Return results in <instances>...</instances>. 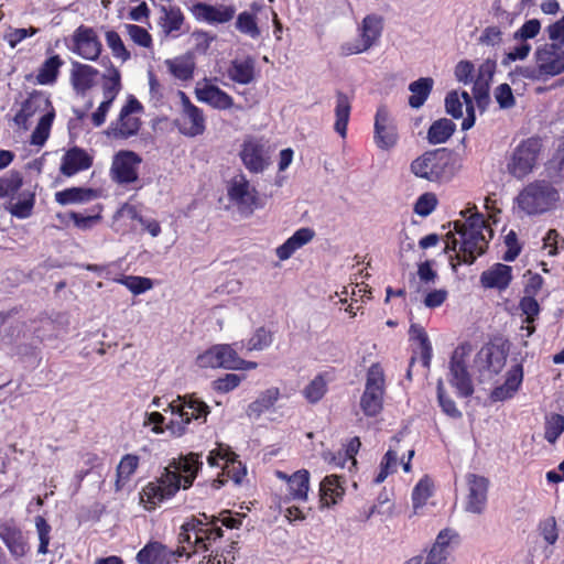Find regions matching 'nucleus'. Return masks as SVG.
Returning <instances> with one entry per match:
<instances>
[{"label":"nucleus","instance_id":"obj_1","mask_svg":"<svg viewBox=\"0 0 564 564\" xmlns=\"http://www.w3.org/2000/svg\"><path fill=\"white\" fill-rule=\"evenodd\" d=\"M197 454L174 459L166 466L156 479L149 482L140 494V502L148 510L155 509L163 500L173 497L181 488L192 486L202 466Z\"/></svg>","mask_w":564,"mask_h":564},{"label":"nucleus","instance_id":"obj_2","mask_svg":"<svg viewBox=\"0 0 564 564\" xmlns=\"http://www.w3.org/2000/svg\"><path fill=\"white\" fill-rule=\"evenodd\" d=\"M460 215L466 218V223L456 220L454 223L455 231L462 238V246L459 252L456 254L458 263L464 262L471 264L477 256L485 252L488 243V238L485 232L491 237V229L487 226L482 214L477 212L475 205L468 206L460 212Z\"/></svg>","mask_w":564,"mask_h":564},{"label":"nucleus","instance_id":"obj_3","mask_svg":"<svg viewBox=\"0 0 564 564\" xmlns=\"http://www.w3.org/2000/svg\"><path fill=\"white\" fill-rule=\"evenodd\" d=\"M558 200V191L546 181L529 183L517 196L519 208L527 215L546 213L553 209Z\"/></svg>","mask_w":564,"mask_h":564},{"label":"nucleus","instance_id":"obj_4","mask_svg":"<svg viewBox=\"0 0 564 564\" xmlns=\"http://www.w3.org/2000/svg\"><path fill=\"white\" fill-rule=\"evenodd\" d=\"M169 409L174 417L166 425V430L173 436H182L193 419H206L209 413V406L193 395L178 397L169 403Z\"/></svg>","mask_w":564,"mask_h":564},{"label":"nucleus","instance_id":"obj_5","mask_svg":"<svg viewBox=\"0 0 564 564\" xmlns=\"http://www.w3.org/2000/svg\"><path fill=\"white\" fill-rule=\"evenodd\" d=\"M471 354V344L463 343L454 350L449 361L448 381L457 390V393L464 398L474 393L471 377L467 369Z\"/></svg>","mask_w":564,"mask_h":564},{"label":"nucleus","instance_id":"obj_6","mask_svg":"<svg viewBox=\"0 0 564 564\" xmlns=\"http://www.w3.org/2000/svg\"><path fill=\"white\" fill-rule=\"evenodd\" d=\"M386 378L382 367L373 364L367 372L365 391L360 398V408L365 415L376 416L383 408Z\"/></svg>","mask_w":564,"mask_h":564},{"label":"nucleus","instance_id":"obj_7","mask_svg":"<svg viewBox=\"0 0 564 564\" xmlns=\"http://www.w3.org/2000/svg\"><path fill=\"white\" fill-rule=\"evenodd\" d=\"M449 156L445 149L426 151L411 162V172L429 182H440L446 178Z\"/></svg>","mask_w":564,"mask_h":564},{"label":"nucleus","instance_id":"obj_8","mask_svg":"<svg viewBox=\"0 0 564 564\" xmlns=\"http://www.w3.org/2000/svg\"><path fill=\"white\" fill-rule=\"evenodd\" d=\"M229 200L243 215H251L258 206V192L246 175H235L227 185Z\"/></svg>","mask_w":564,"mask_h":564},{"label":"nucleus","instance_id":"obj_9","mask_svg":"<svg viewBox=\"0 0 564 564\" xmlns=\"http://www.w3.org/2000/svg\"><path fill=\"white\" fill-rule=\"evenodd\" d=\"M142 109L141 104L133 97L122 107L119 119L111 124L108 134L113 138L127 139L138 133L141 121L134 116Z\"/></svg>","mask_w":564,"mask_h":564},{"label":"nucleus","instance_id":"obj_10","mask_svg":"<svg viewBox=\"0 0 564 564\" xmlns=\"http://www.w3.org/2000/svg\"><path fill=\"white\" fill-rule=\"evenodd\" d=\"M539 149L538 140L529 139L522 142L513 152L508 163V171L517 178L527 176L536 162Z\"/></svg>","mask_w":564,"mask_h":564},{"label":"nucleus","instance_id":"obj_11","mask_svg":"<svg viewBox=\"0 0 564 564\" xmlns=\"http://www.w3.org/2000/svg\"><path fill=\"white\" fill-rule=\"evenodd\" d=\"M182 111L177 119V127L186 137L200 135L205 131V117L203 110L191 102L189 98L180 91Z\"/></svg>","mask_w":564,"mask_h":564},{"label":"nucleus","instance_id":"obj_12","mask_svg":"<svg viewBox=\"0 0 564 564\" xmlns=\"http://www.w3.org/2000/svg\"><path fill=\"white\" fill-rule=\"evenodd\" d=\"M243 360L240 359L236 351L229 345H216L205 352L200 354L196 364L200 368H241Z\"/></svg>","mask_w":564,"mask_h":564},{"label":"nucleus","instance_id":"obj_13","mask_svg":"<svg viewBox=\"0 0 564 564\" xmlns=\"http://www.w3.org/2000/svg\"><path fill=\"white\" fill-rule=\"evenodd\" d=\"M507 360L506 352L497 346H484L475 357V367L479 371L480 381L489 380L494 375L499 373Z\"/></svg>","mask_w":564,"mask_h":564},{"label":"nucleus","instance_id":"obj_14","mask_svg":"<svg viewBox=\"0 0 564 564\" xmlns=\"http://www.w3.org/2000/svg\"><path fill=\"white\" fill-rule=\"evenodd\" d=\"M382 31V19L378 15H367L361 25L360 39L347 42L341 46L346 55L358 54L369 50L378 40Z\"/></svg>","mask_w":564,"mask_h":564},{"label":"nucleus","instance_id":"obj_15","mask_svg":"<svg viewBox=\"0 0 564 564\" xmlns=\"http://www.w3.org/2000/svg\"><path fill=\"white\" fill-rule=\"evenodd\" d=\"M536 69L542 75L555 76L564 72V51L555 43H545L534 53Z\"/></svg>","mask_w":564,"mask_h":564},{"label":"nucleus","instance_id":"obj_16","mask_svg":"<svg viewBox=\"0 0 564 564\" xmlns=\"http://www.w3.org/2000/svg\"><path fill=\"white\" fill-rule=\"evenodd\" d=\"M399 140L398 128L388 109L379 107L375 117V143L381 150L394 148Z\"/></svg>","mask_w":564,"mask_h":564},{"label":"nucleus","instance_id":"obj_17","mask_svg":"<svg viewBox=\"0 0 564 564\" xmlns=\"http://www.w3.org/2000/svg\"><path fill=\"white\" fill-rule=\"evenodd\" d=\"M141 158L132 151L118 152L112 161L111 174L113 180L120 184H128L138 181V171Z\"/></svg>","mask_w":564,"mask_h":564},{"label":"nucleus","instance_id":"obj_18","mask_svg":"<svg viewBox=\"0 0 564 564\" xmlns=\"http://www.w3.org/2000/svg\"><path fill=\"white\" fill-rule=\"evenodd\" d=\"M467 496L465 502V510L469 513L481 514L487 505L488 495V479L475 474H469L466 477Z\"/></svg>","mask_w":564,"mask_h":564},{"label":"nucleus","instance_id":"obj_19","mask_svg":"<svg viewBox=\"0 0 564 564\" xmlns=\"http://www.w3.org/2000/svg\"><path fill=\"white\" fill-rule=\"evenodd\" d=\"M73 51L88 61H96L101 53V42L94 29L80 25L73 34Z\"/></svg>","mask_w":564,"mask_h":564},{"label":"nucleus","instance_id":"obj_20","mask_svg":"<svg viewBox=\"0 0 564 564\" xmlns=\"http://www.w3.org/2000/svg\"><path fill=\"white\" fill-rule=\"evenodd\" d=\"M195 96L199 101L218 110L230 109L234 106L232 97L208 78H204L196 84Z\"/></svg>","mask_w":564,"mask_h":564},{"label":"nucleus","instance_id":"obj_21","mask_svg":"<svg viewBox=\"0 0 564 564\" xmlns=\"http://www.w3.org/2000/svg\"><path fill=\"white\" fill-rule=\"evenodd\" d=\"M445 106L446 111L456 119L463 117L465 109L467 117L462 122L463 130H468L474 126L475 111L468 93L463 91L460 95L457 91L449 93L445 99Z\"/></svg>","mask_w":564,"mask_h":564},{"label":"nucleus","instance_id":"obj_22","mask_svg":"<svg viewBox=\"0 0 564 564\" xmlns=\"http://www.w3.org/2000/svg\"><path fill=\"white\" fill-rule=\"evenodd\" d=\"M240 156L245 166L253 173L262 172L269 164L268 150L256 140H249L243 143Z\"/></svg>","mask_w":564,"mask_h":564},{"label":"nucleus","instance_id":"obj_23","mask_svg":"<svg viewBox=\"0 0 564 564\" xmlns=\"http://www.w3.org/2000/svg\"><path fill=\"white\" fill-rule=\"evenodd\" d=\"M159 26L165 36L177 37L183 33L185 17L176 6H160Z\"/></svg>","mask_w":564,"mask_h":564},{"label":"nucleus","instance_id":"obj_24","mask_svg":"<svg viewBox=\"0 0 564 564\" xmlns=\"http://www.w3.org/2000/svg\"><path fill=\"white\" fill-rule=\"evenodd\" d=\"M50 100L41 93H34L22 104L21 109L14 116L15 124L23 130H28V120L39 112L50 111Z\"/></svg>","mask_w":564,"mask_h":564},{"label":"nucleus","instance_id":"obj_25","mask_svg":"<svg viewBox=\"0 0 564 564\" xmlns=\"http://www.w3.org/2000/svg\"><path fill=\"white\" fill-rule=\"evenodd\" d=\"M191 12L197 20L208 23H225L235 15V9L231 7H214L202 2L193 4Z\"/></svg>","mask_w":564,"mask_h":564},{"label":"nucleus","instance_id":"obj_26","mask_svg":"<svg viewBox=\"0 0 564 564\" xmlns=\"http://www.w3.org/2000/svg\"><path fill=\"white\" fill-rule=\"evenodd\" d=\"M0 539L15 558L23 557L29 547L22 531L11 523L0 524Z\"/></svg>","mask_w":564,"mask_h":564},{"label":"nucleus","instance_id":"obj_27","mask_svg":"<svg viewBox=\"0 0 564 564\" xmlns=\"http://www.w3.org/2000/svg\"><path fill=\"white\" fill-rule=\"evenodd\" d=\"M496 69V63L486 59L478 69L477 79L474 83L473 94L479 107H484L489 99V84Z\"/></svg>","mask_w":564,"mask_h":564},{"label":"nucleus","instance_id":"obj_28","mask_svg":"<svg viewBox=\"0 0 564 564\" xmlns=\"http://www.w3.org/2000/svg\"><path fill=\"white\" fill-rule=\"evenodd\" d=\"M93 158L80 148L69 149L63 156L61 173L65 176H73L76 173L91 166Z\"/></svg>","mask_w":564,"mask_h":564},{"label":"nucleus","instance_id":"obj_29","mask_svg":"<svg viewBox=\"0 0 564 564\" xmlns=\"http://www.w3.org/2000/svg\"><path fill=\"white\" fill-rule=\"evenodd\" d=\"M456 538L457 534L453 530H442L427 553L425 564H441L445 561L451 554V544Z\"/></svg>","mask_w":564,"mask_h":564},{"label":"nucleus","instance_id":"obj_30","mask_svg":"<svg viewBox=\"0 0 564 564\" xmlns=\"http://www.w3.org/2000/svg\"><path fill=\"white\" fill-rule=\"evenodd\" d=\"M98 70L90 65L74 62L72 64L70 80L77 93L85 94L96 80Z\"/></svg>","mask_w":564,"mask_h":564},{"label":"nucleus","instance_id":"obj_31","mask_svg":"<svg viewBox=\"0 0 564 564\" xmlns=\"http://www.w3.org/2000/svg\"><path fill=\"white\" fill-rule=\"evenodd\" d=\"M523 379V371L521 365L513 366L507 373L505 383L497 387L491 392L494 401H503L511 398L519 389Z\"/></svg>","mask_w":564,"mask_h":564},{"label":"nucleus","instance_id":"obj_32","mask_svg":"<svg viewBox=\"0 0 564 564\" xmlns=\"http://www.w3.org/2000/svg\"><path fill=\"white\" fill-rule=\"evenodd\" d=\"M351 100L350 98L341 93L336 94V106H335V123L334 130L345 139L347 135V126L350 118Z\"/></svg>","mask_w":564,"mask_h":564},{"label":"nucleus","instance_id":"obj_33","mask_svg":"<svg viewBox=\"0 0 564 564\" xmlns=\"http://www.w3.org/2000/svg\"><path fill=\"white\" fill-rule=\"evenodd\" d=\"M228 77L241 85L250 84L254 79V61L250 57L234 59L228 68Z\"/></svg>","mask_w":564,"mask_h":564},{"label":"nucleus","instance_id":"obj_34","mask_svg":"<svg viewBox=\"0 0 564 564\" xmlns=\"http://www.w3.org/2000/svg\"><path fill=\"white\" fill-rule=\"evenodd\" d=\"M481 283L486 288L505 289L511 280V268L506 264L498 263L490 270L482 272Z\"/></svg>","mask_w":564,"mask_h":564},{"label":"nucleus","instance_id":"obj_35","mask_svg":"<svg viewBox=\"0 0 564 564\" xmlns=\"http://www.w3.org/2000/svg\"><path fill=\"white\" fill-rule=\"evenodd\" d=\"M280 399V390L270 388L263 391L256 401L250 403L247 409V415L251 419H259L262 413L271 409Z\"/></svg>","mask_w":564,"mask_h":564},{"label":"nucleus","instance_id":"obj_36","mask_svg":"<svg viewBox=\"0 0 564 564\" xmlns=\"http://www.w3.org/2000/svg\"><path fill=\"white\" fill-rule=\"evenodd\" d=\"M170 552L160 543H151L144 546L137 555L140 564H169Z\"/></svg>","mask_w":564,"mask_h":564},{"label":"nucleus","instance_id":"obj_37","mask_svg":"<svg viewBox=\"0 0 564 564\" xmlns=\"http://www.w3.org/2000/svg\"><path fill=\"white\" fill-rule=\"evenodd\" d=\"M165 65L171 74L181 80L192 78L195 68L194 58L189 54L182 55L173 59H166Z\"/></svg>","mask_w":564,"mask_h":564},{"label":"nucleus","instance_id":"obj_38","mask_svg":"<svg viewBox=\"0 0 564 564\" xmlns=\"http://www.w3.org/2000/svg\"><path fill=\"white\" fill-rule=\"evenodd\" d=\"M310 487V473L306 469H300L290 476L289 491L291 499L304 501L307 499Z\"/></svg>","mask_w":564,"mask_h":564},{"label":"nucleus","instance_id":"obj_39","mask_svg":"<svg viewBox=\"0 0 564 564\" xmlns=\"http://www.w3.org/2000/svg\"><path fill=\"white\" fill-rule=\"evenodd\" d=\"M433 79L430 77L420 78L409 85L411 96L409 98V105L412 108H420L427 99L433 88Z\"/></svg>","mask_w":564,"mask_h":564},{"label":"nucleus","instance_id":"obj_40","mask_svg":"<svg viewBox=\"0 0 564 564\" xmlns=\"http://www.w3.org/2000/svg\"><path fill=\"white\" fill-rule=\"evenodd\" d=\"M95 197V191L82 187H72L55 194V200L61 205L85 203L94 199Z\"/></svg>","mask_w":564,"mask_h":564},{"label":"nucleus","instance_id":"obj_41","mask_svg":"<svg viewBox=\"0 0 564 564\" xmlns=\"http://www.w3.org/2000/svg\"><path fill=\"white\" fill-rule=\"evenodd\" d=\"M102 94L104 99L113 101L119 91L121 90V75L120 72L112 65L107 68L102 77Z\"/></svg>","mask_w":564,"mask_h":564},{"label":"nucleus","instance_id":"obj_42","mask_svg":"<svg viewBox=\"0 0 564 564\" xmlns=\"http://www.w3.org/2000/svg\"><path fill=\"white\" fill-rule=\"evenodd\" d=\"M455 131V124L446 118L436 120L429 129L427 140L432 144L446 142Z\"/></svg>","mask_w":564,"mask_h":564},{"label":"nucleus","instance_id":"obj_43","mask_svg":"<svg viewBox=\"0 0 564 564\" xmlns=\"http://www.w3.org/2000/svg\"><path fill=\"white\" fill-rule=\"evenodd\" d=\"M344 494L336 476H327L321 482V501L324 506L336 503V498Z\"/></svg>","mask_w":564,"mask_h":564},{"label":"nucleus","instance_id":"obj_44","mask_svg":"<svg viewBox=\"0 0 564 564\" xmlns=\"http://www.w3.org/2000/svg\"><path fill=\"white\" fill-rule=\"evenodd\" d=\"M210 523V520H205L204 518L193 517L191 520L185 522L182 525L184 531H192L195 533L194 544L197 550L207 551V543L205 542V535L207 534V529H204L203 525Z\"/></svg>","mask_w":564,"mask_h":564},{"label":"nucleus","instance_id":"obj_45","mask_svg":"<svg viewBox=\"0 0 564 564\" xmlns=\"http://www.w3.org/2000/svg\"><path fill=\"white\" fill-rule=\"evenodd\" d=\"M327 391V380L324 375L316 376L304 388L303 394L310 403L318 402Z\"/></svg>","mask_w":564,"mask_h":564},{"label":"nucleus","instance_id":"obj_46","mask_svg":"<svg viewBox=\"0 0 564 564\" xmlns=\"http://www.w3.org/2000/svg\"><path fill=\"white\" fill-rule=\"evenodd\" d=\"M53 119H54V111L53 109H51L50 111L45 112L35 130L33 131L32 135H31V143L34 144V145H43L46 141V139L48 138V134H50V130H51V126H52V122H53Z\"/></svg>","mask_w":564,"mask_h":564},{"label":"nucleus","instance_id":"obj_47","mask_svg":"<svg viewBox=\"0 0 564 564\" xmlns=\"http://www.w3.org/2000/svg\"><path fill=\"white\" fill-rule=\"evenodd\" d=\"M410 334L420 343V355L423 367L429 368L432 358V347L424 329L417 325H412Z\"/></svg>","mask_w":564,"mask_h":564},{"label":"nucleus","instance_id":"obj_48","mask_svg":"<svg viewBox=\"0 0 564 564\" xmlns=\"http://www.w3.org/2000/svg\"><path fill=\"white\" fill-rule=\"evenodd\" d=\"M432 496V482L427 477L421 479L415 486L412 500L413 513L419 514V510L425 505L426 500Z\"/></svg>","mask_w":564,"mask_h":564},{"label":"nucleus","instance_id":"obj_49","mask_svg":"<svg viewBox=\"0 0 564 564\" xmlns=\"http://www.w3.org/2000/svg\"><path fill=\"white\" fill-rule=\"evenodd\" d=\"M23 178L19 172L12 171L0 177V197L14 195L22 186Z\"/></svg>","mask_w":564,"mask_h":564},{"label":"nucleus","instance_id":"obj_50","mask_svg":"<svg viewBox=\"0 0 564 564\" xmlns=\"http://www.w3.org/2000/svg\"><path fill=\"white\" fill-rule=\"evenodd\" d=\"M33 206L34 195L23 193L21 199L17 203H10L7 209L18 218H26L31 215Z\"/></svg>","mask_w":564,"mask_h":564},{"label":"nucleus","instance_id":"obj_51","mask_svg":"<svg viewBox=\"0 0 564 564\" xmlns=\"http://www.w3.org/2000/svg\"><path fill=\"white\" fill-rule=\"evenodd\" d=\"M62 61L58 56L50 57L41 67L37 80L40 84H51L56 79Z\"/></svg>","mask_w":564,"mask_h":564},{"label":"nucleus","instance_id":"obj_52","mask_svg":"<svg viewBox=\"0 0 564 564\" xmlns=\"http://www.w3.org/2000/svg\"><path fill=\"white\" fill-rule=\"evenodd\" d=\"M224 474L231 478L235 484L240 485L247 475V469L241 462L236 459V454L227 458L223 467Z\"/></svg>","mask_w":564,"mask_h":564},{"label":"nucleus","instance_id":"obj_53","mask_svg":"<svg viewBox=\"0 0 564 564\" xmlns=\"http://www.w3.org/2000/svg\"><path fill=\"white\" fill-rule=\"evenodd\" d=\"M437 400L438 404L442 408L443 412L454 419L460 417L462 413L457 409L455 402L446 395L444 389V382L442 379L437 381Z\"/></svg>","mask_w":564,"mask_h":564},{"label":"nucleus","instance_id":"obj_54","mask_svg":"<svg viewBox=\"0 0 564 564\" xmlns=\"http://www.w3.org/2000/svg\"><path fill=\"white\" fill-rule=\"evenodd\" d=\"M564 432V416L552 414L545 423L544 437L550 443H555L558 436Z\"/></svg>","mask_w":564,"mask_h":564},{"label":"nucleus","instance_id":"obj_55","mask_svg":"<svg viewBox=\"0 0 564 564\" xmlns=\"http://www.w3.org/2000/svg\"><path fill=\"white\" fill-rule=\"evenodd\" d=\"M236 26L240 32L251 36L252 39H256L260 35L256 20L249 12H242L238 15Z\"/></svg>","mask_w":564,"mask_h":564},{"label":"nucleus","instance_id":"obj_56","mask_svg":"<svg viewBox=\"0 0 564 564\" xmlns=\"http://www.w3.org/2000/svg\"><path fill=\"white\" fill-rule=\"evenodd\" d=\"M106 42L116 57L121 58L123 62L130 57V53L126 50L120 35L116 31L106 32Z\"/></svg>","mask_w":564,"mask_h":564},{"label":"nucleus","instance_id":"obj_57","mask_svg":"<svg viewBox=\"0 0 564 564\" xmlns=\"http://www.w3.org/2000/svg\"><path fill=\"white\" fill-rule=\"evenodd\" d=\"M541 31V22L538 19L527 21L518 31L514 32L513 39L527 42L534 39Z\"/></svg>","mask_w":564,"mask_h":564},{"label":"nucleus","instance_id":"obj_58","mask_svg":"<svg viewBox=\"0 0 564 564\" xmlns=\"http://www.w3.org/2000/svg\"><path fill=\"white\" fill-rule=\"evenodd\" d=\"M139 465V457L135 455H126L121 458L118 468L117 475L119 480H127L129 477L135 471Z\"/></svg>","mask_w":564,"mask_h":564},{"label":"nucleus","instance_id":"obj_59","mask_svg":"<svg viewBox=\"0 0 564 564\" xmlns=\"http://www.w3.org/2000/svg\"><path fill=\"white\" fill-rule=\"evenodd\" d=\"M35 527H36V531H37L39 540H40V545H39L37 552L40 554H46L47 546L50 544L51 527L46 522V520L41 516H37L35 518Z\"/></svg>","mask_w":564,"mask_h":564},{"label":"nucleus","instance_id":"obj_60","mask_svg":"<svg viewBox=\"0 0 564 564\" xmlns=\"http://www.w3.org/2000/svg\"><path fill=\"white\" fill-rule=\"evenodd\" d=\"M120 283L126 285L133 294L143 293L152 288V281L142 276H124L119 280Z\"/></svg>","mask_w":564,"mask_h":564},{"label":"nucleus","instance_id":"obj_61","mask_svg":"<svg viewBox=\"0 0 564 564\" xmlns=\"http://www.w3.org/2000/svg\"><path fill=\"white\" fill-rule=\"evenodd\" d=\"M127 32L131 40L143 47H150L152 43V37L150 33L142 26L135 24H127Z\"/></svg>","mask_w":564,"mask_h":564},{"label":"nucleus","instance_id":"obj_62","mask_svg":"<svg viewBox=\"0 0 564 564\" xmlns=\"http://www.w3.org/2000/svg\"><path fill=\"white\" fill-rule=\"evenodd\" d=\"M437 199L436 196L432 193H425L419 197L415 203L414 212L420 216L430 215L436 207Z\"/></svg>","mask_w":564,"mask_h":564},{"label":"nucleus","instance_id":"obj_63","mask_svg":"<svg viewBox=\"0 0 564 564\" xmlns=\"http://www.w3.org/2000/svg\"><path fill=\"white\" fill-rule=\"evenodd\" d=\"M531 52V45L527 42H521L520 45L514 46L501 61L503 66H509L512 62L525 59Z\"/></svg>","mask_w":564,"mask_h":564},{"label":"nucleus","instance_id":"obj_64","mask_svg":"<svg viewBox=\"0 0 564 564\" xmlns=\"http://www.w3.org/2000/svg\"><path fill=\"white\" fill-rule=\"evenodd\" d=\"M479 43L498 46L502 43V31L498 26H487L479 36Z\"/></svg>","mask_w":564,"mask_h":564}]
</instances>
